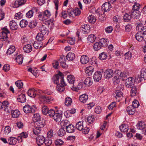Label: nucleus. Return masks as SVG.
I'll return each mask as SVG.
<instances>
[{
	"mask_svg": "<svg viewBox=\"0 0 146 146\" xmlns=\"http://www.w3.org/2000/svg\"><path fill=\"white\" fill-rule=\"evenodd\" d=\"M35 123V125L33 131L34 134L38 135L40 133L42 128L44 126V119H42Z\"/></svg>",
	"mask_w": 146,
	"mask_h": 146,
	"instance_id": "1",
	"label": "nucleus"
},
{
	"mask_svg": "<svg viewBox=\"0 0 146 146\" xmlns=\"http://www.w3.org/2000/svg\"><path fill=\"white\" fill-rule=\"evenodd\" d=\"M123 85L121 84H118L117 87V90L113 94L114 96L115 95V98L118 101H119V98L122 97L123 96L122 91L123 90Z\"/></svg>",
	"mask_w": 146,
	"mask_h": 146,
	"instance_id": "2",
	"label": "nucleus"
},
{
	"mask_svg": "<svg viewBox=\"0 0 146 146\" xmlns=\"http://www.w3.org/2000/svg\"><path fill=\"white\" fill-rule=\"evenodd\" d=\"M60 81V82L59 84L63 83L65 82L64 80V76L60 72L59 74L56 75L54 78V82L56 84H58Z\"/></svg>",
	"mask_w": 146,
	"mask_h": 146,
	"instance_id": "3",
	"label": "nucleus"
},
{
	"mask_svg": "<svg viewBox=\"0 0 146 146\" xmlns=\"http://www.w3.org/2000/svg\"><path fill=\"white\" fill-rule=\"evenodd\" d=\"M137 129L141 130L142 133L146 135V125L144 122L141 121L139 122L137 125Z\"/></svg>",
	"mask_w": 146,
	"mask_h": 146,
	"instance_id": "4",
	"label": "nucleus"
},
{
	"mask_svg": "<svg viewBox=\"0 0 146 146\" xmlns=\"http://www.w3.org/2000/svg\"><path fill=\"white\" fill-rule=\"evenodd\" d=\"M135 82V79L130 77L125 81V85L127 88H131Z\"/></svg>",
	"mask_w": 146,
	"mask_h": 146,
	"instance_id": "5",
	"label": "nucleus"
},
{
	"mask_svg": "<svg viewBox=\"0 0 146 146\" xmlns=\"http://www.w3.org/2000/svg\"><path fill=\"white\" fill-rule=\"evenodd\" d=\"M136 29H137L140 33L144 36L146 35V27L142 26L141 23L138 24L136 27Z\"/></svg>",
	"mask_w": 146,
	"mask_h": 146,
	"instance_id": "6",
	"label": "nucleus"
},
{
	"mask_svg": "<svg viewBox=\"0 0 146 146\" xmlns=\"http://www.w3.org/2000/svg\"><path fill=\"white\" fill-rule=\"evenodd\" d=\"M113 72L112 70L108 69L106 70L104 73V76L106 78L108 79L111 78L113 75Z\"/></svg>",
	"mask_w": 146,
	"mask_h": 146,
	"instance_id": "7",
	"label": "nucleus"
},
{
	"mask_svg": "<svg viewBox=\"0 0 146 146\" xmlns=\"http://www.w3.org/2000/svg\"><path fill=\"white\" fill-rule=\"evenodd\" d=\"M62 112H59V111H56L55 114L54 115L53 119L57 122H60L61 119L62 117Z\"/></svg>",
	"mask_w": 146,
	"mask_h": 146,
	"instance_id": "8",
	"label": "nucleus"
},
{
	"mask_svg": "<svg viewBox=\"0 0 146 146\" xmlns=\"http://www.w3.org/2000/svg\"><path fill=\"white\" fill-rule=\"evenodd\" d=\"M80 30L84 33L88 34L90 31V26L88 25H84L81 26Z\"/></svg>",
	"mask_w": 146,
	"mask_h": 146,
	"instance_id": "9",
	"label": "nucleus"
},
{
	"mask_svg": "<svg viewBox=\"0 0 146 146\" xmlns=\"http://www.w3.org/2000/svg\"><path fill=\"white\" fill-rule=\"evenodd\" d=\"M23 110L25 113H33L35 111L34 109L32 108V107L29 105L24 107Z\"/></svg>",
	"mask_w": 146,
	"mask_h": 146,
	"instance_id": "10",
	"label": "nucleus"
},
{
	"mask_svg": "<svg viewBox=\"0 0 146 146\" xmlns=\"http://www.w3.org/2000/svg\"><path fill=\"white\" fill-rule=\"evenodd\" d=\"M36 143L38 146H41L45 141L44 137L42 135L38 136L36 139Z\"/></svg>",
	"mask_w": 146,
	"mask_h": 146,
	"instance_id": "11",
	"label": "nucleus"
},
{
	"mask_svg": "<svg viewBox=\"0 0 146 146\" xmlns=\"http://www.w3.org/2000/svg\"><path fill=\"white\" fill-rule=\"evenodd\" d=\"M102 9L104 12L109 11L111 8L110 3V2H106L102 6Z\"/></svg>",
	"mask_w": 146,
	"mask_h": 146,
	"instance_id": "12",
	"label": "nucleus"
},
{
	"mask_svg": "<svg viewBox=\"0 0 146 146\" xmlns=\"http://www.w3.org/2000/svg\"><path fill=\"white\" fill-rule=\"evenodd\" d=\"M102 77V74L100 71H97L94 74L93 78L95 81L99 82Z\"/></svg>",
	"mask_w": 146,
	"mask_h": 146,
	"instance_id": "13",
	"label": "nucleus"
},
{
	"mask_svg": "<svg viewBox=\"0 0 146 146\" xmlns=\"http://www.w3.org/2000/svg\"><path fill=\"white\" fill-rule=\"evenodd\" d=\"M66 85L65 82L58 84L56 87V90L59 92H62L64 90V86Z\"/></svg>",
	"mask_w": 146,
	"mask_h": 146,
	"instance_id": "14",
	"label": "nucleus"
},
{
	"mask_svg": "<svg viewBox=\"0 0 146 146\" xmlns=\"http://www.w3.org/2000/svg\"><path fill=\"white\" fill-rule=\"evenodd\" d=\"M28 95L31 97L35 98L36 95V92L34 89H30L27 92Z\"/></svg>",
	"mask_w": 146,
	"mask_h": 146,
	"instance_id": "15",
	"label": "nucleus"
},
{
	"mask_svg": "<svg viewBox=\"0 0 146 146\" xmlns=\"http://www.w3.org/2000/svg\"><path fill=\"white\" fill-rule=\"evenodd\" d=\"M88 99V96L86 94H83L79 97V99L80 102L84 104L86 102Z\"/></svg>",
	"mask_w": 146,
	"mask_h": 146,
	"instance_id": "16",
	"label": "nucleus"
},
{
	"mask_svg": "<svg viewBox=\"0 0 146 146\" xmlns=\"http://www.w3.org/2000/svg\"><path fill=\"white\" fill-rule=\"evenodd\" d=\"M126 110L129 115H132L134 114L135 112V109L132 106H129L127 107Z\"/></svg>",
	"mask_w": 146,
	"mask_h": 146,
	"instance_id": "17",
	"label": "nucleus"
},
{
	"mask_svg": "<svg viewBox=\"0 0 146 146\" xmlns=\"http://www.w3.org/2000/svg\"><path fill=\"white\" fill-rule=\"evenodd\" d=\"M119 127L121 131L124 133H127L129 129L128 125L125 124L121 125Z\"/></svg>",
	"mask_w": 146,
	"mask_h": 146,
	"instance_id": "18",
	"label": "nucleus"
},
{
	"mask_svg": "<svg viewBox=\"0 0 146 146\" xmlns=\"http://www.w3.org/2000/svg\"><path fill=\"white\" fill-rule=\"evenodd\" d=\"M41 33L43 35L46 34L47 35L49 33L48 30V29L46 28L45 25H43L41 26L39 29Z\"/></svg>",
	"mask_w": 146,
	"mask_h": 146,
	"instance_id": "19",
	"label": "nucleus"
},
{
	"mask_svg": "<svg viewBox=\"0 0 146 146\" xmlns=\"http://www.w3.org/2000/svg\"><path fill=\"white\" fill-rule=\"evenodd\" d=\"M131 14L132 15V17L134 19H139L140 17L141 12L139 11L132 10Z\"/></svg>",
	"mask_w": 146,
	"mask_h": 146,
	"instance_id": "20",
	"label": "nucleus"
},
{
	"mask_svg": "<svg viewBox=\"0 0 146 146\" xmlns=\"http://www.w3.org/2000/svg\"><path fill=\"white\" fill-rule=\"evenodd\" d=\"M9 26L10 29L12 30H16L18 28V25L14 20H12L10 22Z\"/></svg>",
	"mask_w": 146,
	"mask_h": 146,
	"instance_id": "21",
	"label": "nucleus"
},
{
	"mask_svg": "<svg viewBox=\"0 0 146 146\" xmlns=\"http://www.w3.org/2000/svg\"><path fill=\"white\" fill-rule=\"evenodd\" d=\"M59 61L60 62L61 66L63 68H65L67 67V65L65 62V57L64 55L60 56Z\"/></svg>",
	"mask_w": 146,
	"mask_h": 146,
	"instance_id": "22",
	"label": "nucleus"
},
{
	"mask_svg": "<svg viewBox=\"0 0 146 146\" xmlns=\"http://www.w3.org/2000/svg\"><path fill=\"white\" fill-rule=\"evenodd\" d=\"M67 124L64 125L66 126V132L68 133H72L74 131V127L71 124H69L67 125Z\"/></svg>",
	"mask_w": 146,
	"mask_h": 146,
	"instance_id": "23",
	"label": "nucleus"
},
{
	"mask_svg": "<svg viewBox=\"0 0 146 146\" xmlns=\"http://www.w3.org/2000/svg\"><path fill=\"white\" fill-rule=\"evenodd\" d=\"M89 58L86 55H83L81 56L80 61L81 63L83 64H86L89 62Z\"/></svg>",
	"mask_w": 146,
	"mask_h": 146,
	"instance_id": "24",
	"label": "nucleus"
},
{
	"mask_svg": "<svg viewBox=\"0 0 146 146\" xmlns=\"http://www.w3.org/2000/svg\"><path fill=\"white\" fill-rule=\"evenodd\" d=\"M18 102L23 103L25 102L26 98L25 94H21L19 95L17 98Z\"/></svg>",
	"mask_w": 146,
	"mask_h": 146,
	"instance_id": "25",
	"label": "nucleus"
},
{
	"mask_svg": "<svg viewBox=\"0 0 146 146\" xmlns=\"http://www.w3.org/2000/svg\"><path fill=\"white\" fill-rule=\"evenodd\" d=\"M94 71V67L91 66L86 68L85 72L88 76H90L93 73Z\"/></svg>",
	"mask_w": 146,
	"mask_h": 146,
	"instance_id": "26",
	"label": "nucleus"
},
{
	"mask_svg": "<svg viewBox=\"0 0 146 146\" xmlns=\"http://www.w3.org/2000/svg\"><path fill=\"white\" fill-rule=\"evenodd\" d=\"M28 136V134L26 132H22L18 137V140L21 142L23 138H26Z\"/></svg>",
	"mask_w": 146,
	"mask_h": 146,
	"instance_id": "27",
	"label": "nucleus"
},
{
	"mask_svg": "<svg viewBox=\"0 0 146 146\" xmlns=\"http://www.w3.org/2000/svg\"><path fill=\"white\" fill-rule=\"evenodd\" d=\"M26 1V0H16L14 3L15 6L16 7H18L25 4Z\"/></svg>",
	"mask_w": 146,
	"mask_h": 146,
	"instance_id": "28",
	"label": "nucleus"
},
{
	"mask_svg": "<svg viewBox=\"0 0 146 146\" xmlns=\"http://www.w3.org/2000/svg\"><path fill=\"white\" fill-rule=\"evenodd\" d=\"M145 36L138 31L135 35L136 39L139 41H142L144 38Z\"/></svg>",
	"mask_w": 146,
	"mask_h": 146,
	"instance_id": "29",
	"label": "nucleus"
},
{
	"mask_svg": "<svg viewBox=\"0 0 146 146\" xmlns=\"http://www.w3.org/2000/svg\"><path fill=\"white\" fill-rule=\"evenodd\" d=\"M99 42L102 46L104 47L107 46L108 44V40L104 38L101 39Z\"/></svg>",
	"mask_w": 146,
	"mask_h": 146,
	"instance_id": "30",
	"label": "nucleus"
},
{
	"mask_svg": "<svg viewBox=\"0 0 146 146\" xmlns=\"http://www.w3.org/2000/svg\"><path fill=\"white\" fill-rule=\"evenodd\" d=\"M92 79L90 77L87 78L84 82V85L88 86H90L92 84Z\"/></svg>",
	"mask_w": 146,
	"mask_h": 146,
	"instance_id": "31",
	"label": "nucleus"
},
{
	"mask_svg": "<svg viewBox=\"0 0 146 146\" xmlns=\"http://www.w3.org/2000/svg\"><path fill=\"white\" fill-rule=\"evenodd\" d=\"M32 49V47L31 45L28 44L24 46L23 47V50L26 53H29L30 52Z\"/></svg>",
	"mask_w": 146,
	"mask_h": 146,
	"instance_id": "32",
	"label": "nucleus"
},
{
	"mask_svg": "<svg viewBox=\"0 0 146 146\" xmlns=\"http://www.w3.org/2000/svg\"><path fill=\"white\" fill-rule=\"evenodd\" d=\"M8 33L2 32L0 34V39L2 41H4L7 40L8 37L7 35V34Z\"/></svg>",
	"mask_w": 146,
	"mask_h": 146,
	"instance_id": "33",
	"label": "nucleus"
},
{
	"mask_svg": "<svg viewBox=\"0 0 146 146\" xmlns=\"http://www.w3.org/2000/svg\"><path fill=\"white\" fill-rule=\"evenodd\" d=\"M131 13H126L124 15L123 19L125 22H129L131 19L132 17L131 15Z\"/></svg>",
	"mask_w": 146,
	"mask_h": 146,
	"instance_id": "34",
	"label": "nucleus"
},
{
	"mask_svg": "<svg viewBox=\"0 0 146 146\" xmlns=\"http://www.w3.org/2000/svg\"><path fill=\"white\" fill-rule=\"evenodd\" d=\"M17 140H18V139H17L13 137H10L8 139L9 143L10 145H14L16 144Z\"/></svg>",
	"mask_w": 146,
	"mask_h": 146,
	"instance_id": "35",
	"label": "nucleus"
},
{
	"mask_svg": "<svg viewBox=\"0 0 146 146\" xmlns=\"http://www.w3.org/2000/svg\"><path fill=\"white\" fill-rule=\"evenodd\" d=\"M42 98L44 102L46 103H49L53 100V98L52 97L48 96H43Z\"/></svg>",
	"mask_w": 146,
	"mask_h": 146,
	"instance_id": "36",
	"label": "nucleus"
},
{
	"mask_svg": "<svg viewBox=\"0 0 146 146\" xmlns=\"http://www.w3.org/2000/svg\"><path fill=\"white\" fill-rule=\"evenodd\" d=\"M66 59L68 61H71L73 60L75 58V54L72 52L68 53L66 56Z\"/></svg>",
	"mask_w": 146,
	"mask_h": 146,
	"instance_id": "37",
	"label": "nucleus"
},
{
	"mask_svg": "<svg viewBox=\"0 0 146 146\" xmlns=\"http://www.w3.org/2000/svg\"><path fill=\"white\" fill-rule=\"evenodd\" d=\"M15 50V46H11L7 50L6 54L8 55H10L14 52Z\"/></svg>",
	"mask_w": 146,
	"mask_h": 146,
	"instance_id": "38",
	"label": "nucleus"
},
{
	"mask_svg": "<svg viewBox=\"0 0 146 146\" xmlns=\"http://www.w3.org/2000/svg\"><path fill=\"white\" fill-rule=\"evenodd\" d=\"M33 119L34 122L41 119L40 114L38 113H36L34 114L33 117Z\"/></svg>",
	"mask_w": 146,
	"mask_h": 146,
	"instance_id": "39",
	"label": "nucleus"
},
{
	"mask_svg": "<svg viewBox=\"0 0 146 146\" xmlns=\"http://www.w3.org/2000/svg\"><path fill=\"white\" fill-rule=\"evenodd\" d=\"M20 114V112L18 110H13L12 111L11 113L12 117L15 118L18 117Z\"/></svg>",
	"mask_w": 146,
	"mask_h": 146,
	"instance_id": "40",
	"label": "nucleus"
},
{
	"mask_svg": "<svg viewBox=\"0 0 146 146\" xmlns=\"http://www.w3.org/2000/svg\"><path fill=\"white\" fill-rule=\"evenodd\" d=\"M67 78L68 82L70 84H73L75 81V78L72 75H70L67 76Z\"/></svg>",
	"mask_w": 146,
	"mask_h": 146,
	"instance_id": "41",
	"label": "nucleus"
},
{
	"mask_svg": "<svg viewBox=\"0 0 146 146\" xmlns=\"http://www.w3.org/2000/svg\"><path fill=\"white\" fill-rule=\"evenodd\" d=\"M102 46L99 42H96L93 46L94 49L95 51H98L100 50Z\"/></svg>",
	"mask_w": 146,
	"mask_h": 146,
	"instance_id": "42",
	"label": "nucleus"
},
{
	"mask_svg": "<svg viewBox=\"0 0 146 146\" xmlns=\"http://www.w3.org/2000/svg\"><path fill=\"white\" fill-rule=\"evenodd\" d=\"M43 35L41 33H38L37 34L36 36V38L38 41L41 42L43 40L44 38V37Z\"/></svg>",
	"mask_w": 146,
	"mask_h": 146,
	"instance_id": "43",
	"label": "nucleus"
},
{
	"mask_svg": "<svg viewBox=\"0 0 146 146\" xmlns=\"http://www.w3.org/2000/svg\"><path fill=\"white\" fill-rule=\"evenodd\" d=\"M15 60L16 62L19 64H21L22 63L23 60V57L21 55H19L17 57Z\"/></svg>",
	"mask_w": 146,
	"mask_h": 146,
	"instance_id": "44",
	"label": "nucleus"
},
{
	"mask_svg": "<svg viewBox=\"0 0 146 146\" xmlns=\"http://www.w3.org/2000/svg\"><path fill=\"white\" fill-rule=\"evenodd\" d=\"M107 58V55L106 53L104 52L100 54L99 56V58L101 60H104L106 59Z\"/></svg>",
	"mask_w": 146,
	"mask_h": 146,
	"instance_id": "45",
	"label": "nucleus"
},
{
	"mask_svg": "<svg viewBox=\"0 0 146 146\" xmlns=\"http://www.w3.org/2000/svg\"><path fill=\"white\" fill-rule=\"evenodd\" d=\"M43 44L42 42H35L33 44L34 47L36 49H39L42 46Z\"/></svg>",
	"mask_w": 146,
	"mask_h": 146,
	"instance_id": "46",
	"label": "nucleus"
},
{
	"mask_svg": "<svg viewBox=\"0 0 146 146\" xmlns=\"http://www.w3.org/2000/svg\"><path fill=\"white\" fill-rule=\"evenodd\" d=\"M28 24V22L25 20L23 19L20 23V26L21 28L26 27Z\"/></svg>",
	"mask_w": 146,
	"mask_h": 146,
	"instance_id": "47",
	"label": "nucleus"
},
{
	"mask_svg": "<svg viewBox=\"0 0 146 146\" xmlns=\"http://www.w3.org/2000/svg\"><path fill=\"white\" fill-rule=\"evenodd\" d=\"M76 128L79 131H81L83 129V122L82 121H79L76 124Z\"/></svg>",
	"mask_w": 146,
	"mask_h": 146,
	"instance_id": "48",
	"label": "nucleus"
},
{
	"mask_svg": "<svg viewBox=\"0 0 146 146\" xmlns=\"http://www.w3.org/2000/svg\"><path fill=\"white\" fill-rule=\"evenodd\" d=\"M49 110L48 108L46 106H44L42 108V112L44 115L48 114Z\"/></svg>",
	"mask_w": 146,
	"mask_h": 146,
	"instance_id": "49",
	"label": "nucleus"
},
{
	"mask_svg": "<svg viewBox=\"0 0 146 146\" xmlns=\"http://www.w3.org/2000/svg\"><path fill=\"white\" fill-rule=\"evenodd\" d=\"M131 90V95L135 96L137 92V87L133 85L132 87Z\"/></svg>",
	"mask_w": 146,
	"mask_h": 146,
	"instance_id": "50",
	"label": "nucleus"
},
{
	"mask_svg": "<svg viewBox=\"0 0 146 146\" xmlns=\"http://www.w3.org/2000/svg\"><path fill=\"white\" fill-rule=\"evenodd\" d=\"M88 21L90 23H94L96 21V17L92 15H90L88 18Z\"/></svg>",
	"mask_w": 146,
	"mask_h": 146,
	"instance_id": "51",
	"label": "nucleus"
},
{
	"mask_svg": "<svg viewBox=\"0 0 146 146\" xmlns=\"http://www.w3.org/2000/svg\"><path fill=\"white\" fill-rule=\"evenodd\" d=\"M96 37L94 34H91L89 35L88 37V40L90 42H93L95 40Z\"/></svg>",
	"mask_w": 146,
	"mask_h": 146,
	"instance_id": "52",
	"label": "nucleus"
},
{
	"mask_svg": "<svg viewBox=\"0 0 146 146\" xmlns=\"http://www.w3.org/2000/svg\"><path fill=\"white\" fill-rule=\"evenodd\" d=\"M72 103V99L70 97H67L65 98V105L68 106L71 104Z\"/></svg>",
	"mask_w": 146,
	"mask_h": 146,
	"instance_id": "53",
	"label": "nucleus"
},
{
	"mask_svg": "<svg viewBox=\"0 0 146 146\" xmlns=\"http://www.w3.org/2000/svg\"><path fill=\"white\" fill-rule=\"evenodd\" d=\"M37 24V23L36 20L32 21L30 23L29 27L30 28L33 29L35 27Z\"/></svg>",
	"mask_w": 146,
	"mask_h": 146,
	"instance_id": "54",
	"label": "nucleus"
},
{
	"mask_svg": "<svg viewBox=\"0 0 146 146\" xmlns=\"http://www.w3.org/2000/svg\"><path fill=\"white\" fill-rule=\"evenodd\" d=\"M140 76L142 79H146V69L143 68L141 70Z\"/></svg>",
	"mask_w": 146,
	"mask_h": 146,
	"instance_id": "55",
	"label": "nucleus"
},
{
	"mask_svg": "<svg viewBox=\"0 0 146 146\" xmlns=\"http://www.w3.org/2000/svg\"><path fill=\"white\" fill-rule=\"evenodd\" d=\"M121 19V17L120 16L118 15H116L113 17V20L115 23H117L120 22Z\"/></svg>",
	"mask_w": 146,
	"mask_h": 146,
	"instance_id": "56",
	"label": "nucleus"
},
{
	"mask_svg": "<svg viewBox=\"0 0 146 146\" xmlns=\"http://www.w3.org/2000/svg\"><path fill=\"white\" fill-rule=\"evenodd\" d=\"M56 112V111H55L54 110L52 109H50L49 110V111H48V113L47 115H48L50 117H53L54 115L55 114Z\"/></svg>",
	"mask_w": 146,
	"mask_h": 146,
	"instance_id": "57",
	"label": "nucleus"
},
{
	"mask_svg": "<svg viewBox=\"0 0 146 146\" xmlns=\"http://www.w3.org/2000/svg\"><path fill=\"white\" fill-rule=\"evenodd\" d=\"M44 143L46 146H50L52 144V141L50 139L48 138L45 139Z\"/></svg>",
	"mask_w": 146,
	"mask_h": 146,
	"instance_id": "58",
	"label": "nucleus"
},
{
	"mask_svg": "<svg viewBox=\"0 0 146 146\" xmlns=\"http://www.w3.org/2000/svg\"><path fill=\"white\" fill-rule=\"evenodd\" d=\"M140 6L138 3L135 2L134 5L133 6L132 10L139 11L140 9Z\"/></svg>",
	"mask_w": 146,
	"mask_h": 146,
	"instance_id": "59",
	"label": "nucleus"
},
{
	"mask_svg": "<svg viewBox=\"0 0 146 146\" xmlns=\"http://www.w3.org/2000/svg\"><path fill=\"white\" fill-rule=\"evenodd\" d=\"M125 59H130L132 56V53L130 52H128L125 54Z\"/></svg>",
	"mask_w": 146,
	"mask_h": 146,
	"instance_id": "60",
	"label": "nucleus"
},
{
	"mask_svg": "<svg viewBox=\"0 0 146 146\" xmlns=\"http://www.w3.org/2000/svg\"><path fill=\"white\" fill-rule=\"evenodd\" d=\"M45 18L46 19L50 17L51 15L50 12L48 10H45L43 13Z\"/></svg>",
	"mask_w": 146,
	"mask_h": 146,
	"instance_id": "61",
	"label": "nucleus"
},
{
	"mask_svg": "<svg viewBox=\"0 0 146 146\" xmlns=\"http://www.w3.org/2000/svg\"><path fill=\"white\" fill-rule=\"evenodd\" d=\"M16 86L19 88H21L23 86V83L20 80H18L15 83Z\"/></svg>",
	"mask_w": 146,
	"mask_h": 146,
	"instance_id": "62",
	"label": "nucleus"
},
{
	"mask_svg": "<svg viewBox=\"0 0 146 146\" xmlns=\"http://www.w3.org/2000/svg\"><path fill=\"white\" fill-rule=\"evenodd\" d=\"M74 14L75 16H77L80 15L81 13V11L78 8H76L75 9L73 10Z\"/></svg>",
	"mask_w": 146,
	"mask_h": 146,
	"instance_id": "63",
	"label": "nucleus"
},
{
	"mask_svg": "<svg viewBox=\"0 0 146 146\" xmlns=\"http://www.w3.org/2000/svg\"><path fill=\"white\" fill-rule=\"evenodd\" d=\"M63 143V141L60 139L56 140L55 142V145L57 146H59L62 145Z\"/></svg>",
	"mask_w": 146,
	"mask_h": 146,
	"instance_id": "64",
	"label": "nucleus"
}]
</instances>
